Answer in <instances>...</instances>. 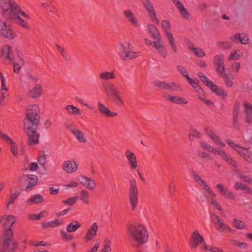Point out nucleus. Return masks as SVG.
<instances>
[{"label":"nucleus","mask_w":252,"mask_h":252,"mask_svg":"<svg viewBox=\"0 0 252 252\" xmlns=\"http://www.w3.org/2000/svg\"><path fill=\"white\" fill-rule=\"evenodd\" d=\"M15 222V219L14 216L11 215L7 216L5 222L3 225L5 230L2 244L3 250L0 252H14L15 250L17 248V243L13 242L12 246L10 249L9 248L10 242L13 238V233L11 228Z\"/></svg>","instance_id":"f257e3e1"},{"label":"nucleus","mask_w":252,"mask_h":252,"mask_svg":"<svg viewBox=\"0 0 252 252\" xmlns=\"http://www.w3.org/2000/svg\"><path fill=\"white\" fill-rule=\"evenodd\" d=\"M40 120V116L38 106L36 105L30 106L24 121L25 129H37L39 126Z\"/></svg>","instance_id":"f03ea898"},{"label":"nucleus","mask_w":252,"mask_h":252,"mask_svg":"<svg viewBox=\"0 0 252 252\" xmlns=\"http://www.w3.org/2000/svg\"><path fill=\"white\" fill-rule=\"evenodd\" d=\"M128 233L133 239L139 243L143 244L148 240V233L146 228L139 223L129 224L127 225Z\"/></svg>","instance_id":"7ed1b4c3"},{"label":"nucleus","mask_w":252,"mask_h":252,"mask_svg":"<svg viewBox=\"0 0 252 252\" xmlns=\"http://www.w3.org/2000/svg\"><path fill=\"white\" fill-rule=\"evenodd\" d=\"M20 11L21 7L17 3H16L15 5H13L11 8L6 11L2 14L6 19L14 20L17 24L24 28L25 29L29 30L30 27L27 22L18 15V13H19Z\"/></svg>","instance_id":"20e7f679"},{"label":"nucleus","mask_w":252,"mask_h":252,"mask_svg":"<svg viewBox=\"0 0 252 252\" xmlns=\"http://www.w3.org/2000/svg\"><path fill=\"white\" fill-rule=\"evenodd\" d=\"M102 86L104 92L109 99L118 106H121L123 104V101L120 97V93L115 85L107 82L103 83Z\"/></svg>","instance_id":"39448f33"},{"label":"nucleus","mask_w":252,"mask_h":252,"mask_svg":"<svg viewBox=\"0 0 252 252\" xmlns=\"http://www.w3.org/2000/svg\"><path fill=\"white\" fill-rule=\"evenodd\" d=\"M147 27L149 32L154 40L153 42V45L152 46L154 47L161 56L165 57L166 53L161 39L160 33L154 25L148 24Z\"/></svg>","instance_id":"423d86ee"},{"label":"nucleus","mask_w":252,"mask_h":252,"mask_svg":"<svg viewBox=\"0 0 252 252\" xmlns=\"http://www.w3.org/2000/svg\"><path fill=\"white\" fill-rule=\"evenodd\" d=\"M153 84L159 90L162 91V95L165 100L173 102V95L172 94L173 92V82H166L157 80L155 81Z\"/></svg>","instance_id":"0eeeda50"},{"label":"nucleus","mask_w":252,"mask_h":252,"mask_svg":"<svg viewBox=\"0 0 252 252\" xmlns=\"http://www.w3.org/2000/svg\"><path fill=\"white\" fill-rule=\"evenodd\" d=\"M18 182L20 187L27 192L31 191L32 188L37 184L38 177L32 174H23L20 176Z\"/></svg>","instance_id":"6e6552de"},{"label":"nucleus","mask_w":252,"mask_h":252,"mask_svg":"<svg viewBox=\"0 0 252 252\" xmlns=\"http://www.w3.org/2000/svg\"><path fill=\"white\" fill-rule=\"evenodd\" d=\"M128 199L131 210H134L138 204V189L135 179L129 180V188L128 189Z\"/></svg>","instance_id":"1a4fd4ad"},{"label":"nucleus","mask_w":252,"mask_h":252,"mask_svg":"<svg viewBox=\"0 0 252 252\" xmlns=\"http://www.w3.org/2000/svg\"><path fill=\"white\" fill-rule=\"evenodd\" d=\"M118 54L124 61L136 58L140 55V52H134L131 51V46L129 43H127L126 45L121 43Z\"/></svg>","instance_id":"9d476101"},{"label":"nucleus","mask_w":252,"mask_h":252,"mask_svg":"<svg viewBox=\"0 0 252 252\" xmlns=\"http://www.w3.org/2000/svg\"><path fill=\"white\" fill-rule=\"evenodd\" d=\"M225 141L230 147L239 153L248 162L252 163V153L248 149L235 144L230 139H227Z\"/></svg>","instance_id":"9b49d317"},{"label":"nucleus","mask_w":252,"mask_h":252,"mask_svg":"<svg viewBox=\"0 0 252 252\" xmlns=\"http://www.w3.org/2000/svg\"><path fill=\"white\" fill-rule=\"evenodd\" d=\"M0 35L3 38L11 40L17 36L16 32L12 29L11 25L0 20Z\"/></svg>","instance_id":"f8f14e48"},{"label":"nucleus","mask_w":252,"mask_h":252,"mask_svg":"<svg viewBox=\"0 0 252 252\" xmlns=\"http://www.w3.org/2000/svg\"><path fill=\"white\" fill-rule=\"evenodd\" d=\"M213 63L218 74L225 71L224 56L222 54L216 55L214 57Z\"/></svg>","instance_id":"ddd939ff"},{"label":"nucleus","mask_w":252,"mask_h":252,"mask_svg":"<svg viewBox=\"0 0 252 252\" xmlns=\"http://www.w3.org/2000/svg\"><path fill=\"white\" fill-rule=\"evenodd\" d=\"M190 243L193 249H196L199 244L205 243L204 238L199 234L198 230H195L192 233L190 238Z\"/></svg>","instance_id":"4468645a"},{"label":"nucleus","mask_w":252,"mask_h":252,"mask_svg":"<svg viewBox=\"0 0 252 252\" xmlns=\"http://www.w3.org/2000/svg\"><path fill=\"white\" fill-rule=\"evenodd\" d=\"M37 129H25L28 136V143L30 145H33L39 143V134L36 131Z\"/></svg>","instance_id":"2eb2a0df"},{"label":"nucleus","mask_w":252,"mask_h":252,"mask_svg":"<svg viewBox=\"0 0 252 252\" xmlns=\"http://www.w3.org/2000/svg\"><path fill=\"white\" fill-rule=\"evenodd\" d=\"M143 4L146 10L148 12L149 16L152 21L157 25L159 24V21L156 17L155 11L149 0H144L143 1Z\"/></svg>","instance_id":"dca6fc26"},{"label":"nucleus","mask_w":252,"mask_h":252,"mask_svg":"<svg viewBox=\"0 0 252 252\" xmlns=\"http://www.w3.org/2000/svg\"><path fill=\"white\" fill-rule=\"evenodd\" d=\"M161 24L172 48H173V37L171 32V25L170 22L168 20H163L161 21Z\"/></svg>","instance_id":"f3484780"},{"label":"nucleus","mask_w":252,"mask_h":252,"mask_svg":"<svg viewBox=\"0 0 252 252\" xmlns=\"http://www.w3.org/2000/svg\"><path fill=\"white\" fill-rule=\"evenodd\" d=\"M174 5L179 10L180 15L185 20L189 19L190 14L179 0H174Z\"/></svg>","instance_id":"a211bd4d"},{"label":"nucleus","mask_w":252,"mask_h":252,"mask_svg":"<svg viewBox=\"0 0 252 252\" xmlns=\"http://www.w3.org/2000/svg\"><path fill=\"white\" fill-rule=\"evenodd\" d=\"M63 169L67 173H72L78 169V165L74 160L65 161L63 163Z\"/></svg>","instance_id":"6ab92c4d"},{"label":"nucleus","mask_w":252,"mask_h":252,"mask_svg":"<svg viewBox=\"0 0 252 252\" xmlns=\"http://www.w3.org/2000/svg\"><path fill=\"white\" fill-rule=\"evenodd\" d=\"M123 13L126 19L134 27H138L139 25L137 18L131 9L124 10Z\"/></svg>","instance_id":"aec40b11"},{"label":"nucleus","mask_w":252,"mask_h":252,"mask_svg":"<svg viewBox=\"0 0 252 252\" xmlns=\"http://www.w3.org/2000/svg\"><path fill=\"white\" fill-rule=\"evenodd\" d=\"M125 156L130 165L131 169H134L137 167L136 156L131 151L127 150L125 152Z\"/></svg>","instance_id":"412c9836"},{"label":"nucleus","mask_w":252,"mask_h":252,"mask_svg":"<svg viewBox=\"0 0 252 252\" xmlns=\"http://www.w3.org/2000/svg\"><path fill=\"white\" fill-rule=\"evenodd\" d=\"M220 193L225 198L229 200H234L235 198V195L229 190L223 187L221 184H218L216 185Z\"/></svg>","instance_id":"4be33fe9"},{"label":"nucleus","mask_w":252,"mask_h":252,"mask_svg":"<svg viewBox=\"0 0 252 252\" xmlns=\"http://www.w3.org/2000/svg\"><path fill=\"white\" fill-rule=\"evenodd\" d=\"M189 173L193 180L203 189L207 191H210V187L200 177V176L193 170L189 171Z\"/></svg>","instance_id":"5701e85b"},{"label":"nucleus","mask_w":252,"mask_h":252,"mask_svg":"<svg viewBox=\"0 0 252 252\" xmlns=\"http://www.w3.org/2000/svg\"><path fill=\"white\" fill-rule=\"evenodd\" d=\"M98 228V225L96 222H94L91 226L90 228L88 230L86 235L85 239L87 241L93 240L96 236Z\"/></svg>","instance_id":"b1692460"},{"label":"nucleus","mask_w":252,"mask_h":252,"mask_svg":"<svg viewBox=\"0 0 252 252\" xmlns=\"http://www.w3.org/2000/svg\"><path fill=\"white\" fill-rule=\"evenodd\" d=\"M80 182L86 188L89 189H93L95 187V183L93 180L85 176H81Z\"/></svg>","instance_id":"393cba45"},{"label":"nucleus","mask_w":252,"mask_h":252,"mask_svg":"<svg viewBox=\"0 0 252 252\" xmlns=\"http://www.w3.org/2000/svg\"><path fill=\"white\" fill-rule=\"evenodd\" d=\"M98 107L99 112L101 114L105 115L106 117H113L118 115L117 113L111 112L108 108L100 102H98Z\"/></svg>","instance_id":"a878e982"},{"label":"nucleus","mask_w":252,"mask_h":252,"mask_svg":"<svg viewBox=\"0 0 252 252\" xmlns=\"http://www.w3.org/2000/svg\"><path fill=\"white\" fill-rule=\"evenodd\" d=\"M42 92V89L40 84H36L34 88L28 92L29 97L33 98H37L39 97Z\"/></svg>","instance_id":"bb28decb"},{"label":"nucleus","mask_w":252,"mask_h":252,"mask_svg":"<svg viewBox=\"0 0 252 252\" xmlns=\"http://www.w3.org/2000/svg\"><path fill=\"white\" fill-rule=\"evenodd\" d=\"M0 55L4 57L5 59L8 60L10 62H13V58L10 55L12 52L11 47L8 45L2 46L0 49Z\"/></svg>","instance_id":"cd10ccee"},{"label":"nucleus","mask_w":252,"mask_h":252,"mask_svg":"<svg viewBox=\"0 0 252 252\" xmlns=\"http://www.w3.org/2000/svg\"><path fill=\"white\" fill-rule=\"evenodd\" d=\"M16 3L13 0H0V11L3 14Z\"/></svg>","instance_id":"c85d7f7f"},{"label":"nucleus","mask_w":252,"mask_h":252,"mask_svg":"<svg viewBox=\"0 0 252 252\" xmlns=\"http://www.w3.org/2000/svg\"><path fill=\"white\" fill-rule=\"evenodd\" d=\"M44 201V198L41 195L35 194L27 200L26 203L30 205H32L39 204Z\"/></svg>","instance_id":"c756f323"},{"label":"nucleus","mask_w":252,"mask_h":252,"mask_svg":"<svg viewBox=\"0 0 252 252\" xmlns=\"http://www.w3.org/2000/svg\"><path fill=\"white\" fill-rule=\"evenodd\" d=\"M70 131L74 135L75 138L81 143H86L87 140L84 138L83 133L77 127L70 129Z\"/></svg>","instance_id":"7c9ffc66"},{"label":"nucleus","mask_w":252,"mask_h":252,"mask_svg":"<svg viewBox=\"0 0 252 252\" xmlns=\"http://www.w3.org/2000/svg\"><path fill=\"white\" fill-rule=\"evenodd\" d=\"M220 78L223 79L225 86L227 87H231L233 85V82L232 80L233 79V77H230V75L226 73L225 71H223L222 73L218 74Z\"/></svg>","instance_id":"2f4dec72"},{"label":"nucleus","mask_w":252,"mask_h":252,"mask_svg":"<svg viewBox=\"0 0 252 252\" xmlns=\"http://www.w3.org/2000/svg\"><path fill=\"white\" fill-rule=\"evenodd\" d=\"M244 105L245 107L246 122L251 124L252 121V105L246 101L244 102Z\"/></svg>","instance_id":"473e14b6"},{"label":"nucleus","mask_w":252,"mask_h":252,"mask_svg":"<svg viewBox=\"0 0 252 252\" xmlns=\"http://www.w3.org/2000/svg\"><path fill=\"white\" fill-rule=\"evenodd\" d=\"M187 80L189 84L192 86L195 91L197 92L199 94H202L203 93V90L200 88L198 84L199 81L198 80L195 81L192 79L190 77H188Z\"/></svg>","instance_id":"72a5a7b5"},{"label":"nucleus","mask_w":252,"mask_h":252,"mask_svg":"<svg viewBox=\"0 0 252 252\" xmlns=\"http://www.w3.org/2000/svg\"><path fill=\"white\" fill-rule=\"evenodd\" d=\"M63 223V220H56L48 222H43L41 223V225L44 228H48L56 227L60 224H62Z\"/></svg>","instance_id":"f704fd0d"},{"label":"nucleus","mask_w":252,"mask_h":252,"mask_svg":"<svg viewBox=\"0 0 252 252\" xmlns=\"http://www.w3.org/2000/svg\"><path fill=\"white\" fill-rule=\"evenodd\" d=\"M65 109L70 115H80L82 113V112L79 108L72 105H66Z\"/></svg>","instance_id":"c9c22d12"},{"label":"nucleus","mask_w":252,"mask_h":252,"mask_svg":"<svg viewBox=\"0 0 252 252\" xmlns=\"http://www.w3.org/2000/svg\"><path fill=\"white\" fill-rule=\"evenodd\" d=\"M223 157L222 159L224 160L228 164L231 165L233 168H237L238 167L237 162L230 156L223 154Z\"/></svg>","instance_id":"e433bc0d"},{"label":"nucleus","mask_w":252,"mask_h":252,"mask_svg":"<svg viewBox=\"0 0 252 252\" xmlns=\"http://www.w3.org/2000/svg\"><path fill=\"white\" fill-rule=\"evenodd\" d=\"M81 227L80 223L77 221H73L69 223L66 227V231L67 232L71 233L75 232L79 228Z\"/></svg>","instance_id":"4c0bfd02"},{"label":"nucleus","mask_w":252,"mask_h":252,"mask_svg":"<svg viewBox=\"0 0 252 252\" xmlns=\"http://www.w3.org/2000/svg\"><path fill=\"white\" fill-rule=\"evenodd\" d=\"M99 78L102 80H108L111 79H114L115 77V74L113 71H104L99 74Z\"/></svg>","instance_id":"58836bf2"},{"label":"nucleus","mask_w":252,"mask_h":252,"mask_svg":"<svg viewBox=\"0 0 252 252\" xmlns=\"http://www.w3.org/2000/svg\"><path fill=\"white\" fill-rule=\"evenodd\" d=\"M234 226L238 229H244L246 228L245 222L237 219H234L233 221Z\"/></svg>","instance_id":"ea45409f"},{"label":"nucleus","mask_w":252,"mask_h":252,"mask_svg":"<svg viewBox=\"0 0 252 252\" xmlns=\"http://www.w3.org/2000/svg\"><path fill=\"white\" fill-rule=\"evenodd\" d=\"M56 47L65 61H68L70 60L69 56L63 47L58 44H56Z\"/></svg>","instance_id":"a19ab883"},{"label":"nucleus","mask_w":252,"mask_h":252,"mask_svg":"<svg viewBox=\"0 0 252 252\" xmlns=\"http://www.w3.org/2000/svg\"><path fill=\"white\" fill-rule=\"evenodd\" d=\"M89 192L86 190H82L81 191V195L79 197L80 199L83 201L84 203L88 204H89Z\"/></svg>","instance_id":"79ce46f5"},{"label":"nucleus","mask_w":252,"mask_h":252,"mask_svg":"<svg viewBox=\"0 0 252 252\" xmlns=\"http://www.w3.org/2000/svg\"><path fill=\"white\" fill-rule=\"evenodd\" d=\"M235 188L237 190L242 189L244 190H246L247 192H249L250 193H252V191H250L249 188H248L246 185L243 184L240 182H237L236 183V184H235Z\"/></svg>","instance_id":"37998d69"},{"label":"nucleus","mask_w":252,"mask_h":252,"mask_svg":"<svg viewBox=\"0 0 252 252\" xmlns=\"http://www.w3.org/2000/svg\"><path fill=\"white\" fill-rule=\"evenodd\" d=\"M202 248L211 252H222V250H220L218 247L208 246L206 243H204Z\"/></svg>","instance_id":"c03bdc74"},{"label":"nucleus","mask_w":252,"mask_h":252,"mask_svg":"<svg viewBox=\"0 0 252 252\" xmlns=\"http://www.w3.org/2000/svg\"><path fill=\"white\" fill-rule=\"evenodd\" d=\"M219 48L222 50H226L231 47L232 44L229 42L221 41L217 43Z\"/></svg>","instance_id":"a18cd8bd"},{"label":"nucleus","mask_w":252,"mask_h":252,"mask_svg":"<svg viewBox=\"0 0 252 252\" xmlns=\"http://www.w3.org/2000/svg\"><path fill=\"white\" fill-rule=\"evenodd\" d=\"M240 52L239 50H236L233 53H231L228 57V60L229 61L239 59L241 56L242 55L240 54Z\"/></svg>","instance_id":"49530a36"},{"label":"nucleus","mask_w":252,"mask_h":252,"mask_svg":"<svg viewBox=\"0 0 252 252\" xmlns=\"http://www.w3.org/2000/svg\"><path fill=\"white\" fill-rule=\"evenodd\" d=\"M197 76L200 78L202 82L207 87L210 84V82H212V81L209 80V79L205 76L202 72H199Z\"/></svg>","instance_id":"de8ad7c7"},{"label":"nucleus","mask_w":252,"mask_h":252,"mask_svg":"<svg viewBox=\"0 0 252 252\" xmlns=\"http://www.w3.org/2000/svg\"><path fill=\"white\" fill-rule=\"evenodd\" d=\"M20 194L19 190H16L14 193H11L10 196L8 204H12L15 202V200L18 197Z\"/></svg>","instance_id":"09e8293b"},{"label":"nucleus","mask_w":252,"mask_h":252,"mask_svg":"<svg viewBox=\"0 0 252 252\" xmlns=\"http://www.w3.org/2000/svg\"><path fill=\"white\" fill-rule=\"evenodd\" d=\"M78 196H74L73 197H70L66 200H64L63 201V203L64 204L69 205H74L77 201L78 199Z\"/></svg>","instance_id":"8fccbe9b"},{"label":"nucleus","mask_w":252,"mask_h":252,"mask_svg":"<svg viewBox=\"0 0 252 252\" xmlns=\"http://www.w3.org/2000/svg\"><path fill=\"white\" fill-rule=\"evenodd\" d=\"M0 78L1 79V81L0 92H6V93H7L8 90L5 85V77H4L1 72H0Z\"/></svg>","instance_id":"3c124183"},{"label":"nucleus","mask_w":252,"mask_h":252,"mask_svg":"<svg viewBox=\"0 0 252 252\" xmlns=\"http://www.w3.org/2000/svg\"><path fill=\"white\" fill-rule=\"evenodd\" d=\"M61 236L62 238L66 242L71 241L73 238L72 235L68 234L63 230H61Z\"/></svg>","instance_id":"603ef678"},{"label":"nucleus","mask_w":252,"mask_h":252,"mask_svg":"<svg viewBox=\"0 0 252 252\" xmlns=\"http://www.w3.org/2000/svg\"><path fill=\"white\" fill-rule=\"evenodd\" d=\"M45 213V211L40 212L38 214H32L29 215V218L32 220H38L40 219L42 217H44V214Z\"/></svg>","instance_id":"864d4df0"},{"label":"nucleus","mask_w":252,"mask_h":252,"mask_svg":"<svg viewBox=\"0 0 252 252\" xmlns=\"http://www.w3.org/2000/svg\"><path fill=\"white\" fill-rule=\"evenodd\" d=\"M215 93L218 95L222 96L223 98H225L227 96V93L225 92L222 88L219 87Z\"/></svg>","instance_id":"5fc2aeb1"},{"label":"nucleus","mask_w":252,"mask_h":252,"mask_svg":"<svg viewBox=\"0 0 252 252\" xmlns=\"http://www.w3.org/2000/svg\"><path fill=\"white\" fill-rule=\"evenodd\" d=\"M201 136V133L196 130H192L191 133L189 134V138L191 141H192L194 137L200 138Z\"/></svg>","instance_id":"6e6d98bb"},{"label":"nucleus","mask_w":252,"mask_h":252,"mask_svg":"<svg viewBox=\"0 0 252 252\" xmlns=\"http://www.w3.org/2000/svg\"><path fill=\"white\" fill-rule=\"evenodd\" d=\"M193 53L195 56L198 57H204L205 56V53L204 51L200 48H196L193 49Z\"/></svg>","instance_id":"4d7b16f0"},{"label":"nucleus","mask_w":252,"mask_h":252,"mask_svg":"<svg viewBox=\"0 0 252 252\" xmlns=\"http://www.w3.org/2000/svg\"><path fill=\"white\" fill-rule=\"evenodd\" d=\"M238 114L239 112L234 111H233V123L234 126L237 128H238L239 127V125L238 123Z\"/></svg>","instance_id":"13d9d810"},{"label":"nucleus","mask_w":252,"mask_h":252,"mask_svg":"<svg viewBox=\"0 0 252 252\" xmlns=\"http://www.w3.org/2000/svg\"><path fill=\"white\" fill-rule=\"evenodd\" d=\"M177 69L179 71L188 79V77H189L188 75V73L186 69L182 65H177Z\"/></svg>","instance_id":"bf43d9fd"},{"label":"nucleus","mask_w":252,"mask_h":252,"mask_svg":"<svg viewBox=\"0 0 252 252\" xmlns=\"http://www.w3.org/2000/svg\"><path fill=\"white\" fill-rule=\"evenodd\" d=\"M0 137L3 140H5L6 142L9 143H13V140L8 137L7 135L4 133H3L0 130Z\"/></svg>","instance_id":"052dcab7"},{"label":"nucleus","mask_w":252,"mask_h":252,"mask_svg":"<svg viewBox=\"0 0 252 252\" xmlns=\"http://www.w3.org/2000/svg\"><path fill=\"white\" fill-rule=\"evenodd\" d=\"M215 143H216L219 145L221 147H224L225 144L223 142L221 141L220 139V137L216 135H215L214 137L211 138Z\"/></svg>","instance_id":"680f3d73"},{"label":"nucleus","mask_w":252,"mask_h":252,"mask_svg":"<svg viewBox=\"0 0 252 252\" xmlns=\"http://www.w3.org/2000/svg\"><path fill=\"white\" fill-rule=\"evenodd\" d=\"M241 38V34L237 33L230 37V40L235 43H239Z\"/></svg>","instance_id":"e2e57ef3"},{"label":"nucleus","mask_w":252,"mask_h":252,"mask_svg":"<svg viewBox=\"0 0 252 252\" xmlns=\"http://www.w3.org/2000/svg\"><path fill=\"white\" fill-rule=\"evenodd\" d=\"M233 244L234 245L238 246L241 249H246L248 247L247 244L244 242H240L237 240H233Z\"/></svg>","instance_id":"0e129e2a"},{"label":"nucleus","mask_w":252,"mask_h":252,"mask_svg":"<svg viewBox=\"0 0 252 252\" xmlns=\"http://www.w3.org/2000/svg\"><path fill=\"white\" fill-rule=\"evenodd\" d=\"M188 101L184 98L174 96V103L187 104Z\"/></svg>","instance_id":"69168bd1"},{"label":"nucleus","mask_w":252,"mask_h":252,"mask_svg":"<svg viewBox=\"0 0 252 252\" xmlns=\"http://www.w3.org/2000/svg\"><path fill=\"white\" fill-rule=\"evenodd\" d=\"M239 177L241 180L244 182H247L252 185V178L246 175H244L242 174L239 175Z\"/></svg>","instance_id":"338daca9"},{"label":"nucleus","mask_w":252,"mask_h":252,"mask_svg":"<svg viewBox=\"0 0 252 252\" xmlns=\"http://www.w3.org/2000/svg\"><path fill=\"white\" fill-rule=\"evenodd\" d=\"M38 162L39 164V165L44 167L46 161V156L44 154L42 155L41 156H40L38 159Z\"/></svg>","instance_id":"774afa93"}]
</instances>
